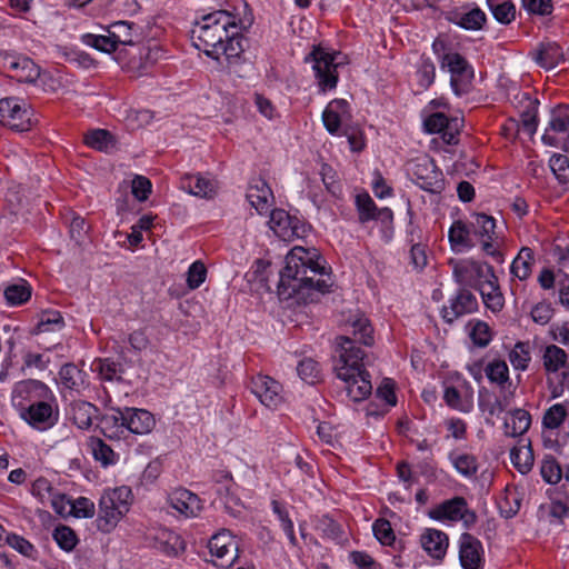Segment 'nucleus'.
Here are the masks:
<instances>
[{
	"label": "nucleus",
	"mask_w": 569,
	"mask_h": 569,
	"mask_svg": "<svg viewBox=\"0 0 569 569\" xmlns=\"http://www.w3.org/2000/svg\"><path fill=\"white\" fill-rule=\"evenodd\" d=\"M241 10H217L201 18L192 30L196 47L213 60L224 56L229 62L238 60L244 52L242 31L253 22V16L247 2Z\"/></svg>",
	"instance_id": "f257e3e1"
},
{
	"label": "nucleus",
	"mask_w": 569,
	"mask_h": 569,
	"mask_svg": "<svg viewBox=\"0 0 569 569\" xmlns=\"http://www.w3.org/2000/svg\"><path fill=\"white\" fill-rule=\"evenodd\" d=\"M321 260L316 249L293 247L286 256V266L280 271L279 297L284 300L297 298L308 303L329 292L332 282Z\"/></svg>",
	"instance_id": "f03ea898"
},
{
	"label": "nucleus",
	"mask_w": 569,
	"mask_h": 569,
	"mask_svg": "<svg viewBox=\"0 0 569 569\" xmlns=\"http://www.w3.org/2000/svg\"><path fill=\"white\" fill-rule=\"evenodd\" d=\"M350 336L337 337L339 357L335 365L337 377L345 383L347 396L353 402L367 399L372 392L371 376L365 367V351L357 346H372L373 328L367 318L351 322Z\"/></svg>",
	"instance_id": "7ed1b4c3"
},
{
	"label": "nucleus",
	"mask_w": 569,
	"mask_h": 569,
	"mask_svg": "<svg viewBox=\"0 0 569 569\" xmlns=\"http://www.w3.org/2000/svg\"><path fill=\"white\" fill-rule=\"evenodd\" d=\"M11 405L28 426L38 431L53 428L60 418L58 399L41 380L23 379L11 391Z\"/></svg>",
	"instance_id": "20e7f679"
},
{
	"label": "nucleus",
	"mask_w": 569,
	"mask_h": 569,
	"mask_svg": "<svg viewBox=\"0 0 569 569\" xmlns=\"http://www.w3.org/2000/svg\"><path fill=\"white\" fill-rule=\"evenodd\" d=\"M432 51L440 69L450 74V88L458 97L469 94L473 89L475 69L459 52V43L448 34H439L432 42Z\"/></svg>",
	"instance_id": "39448f33"
},
{
	"label": "nucleus",
	"mask_w": 569,
	"mask_h": 569,
	"mask_svg": "<svg viewBox=\"0 0 569 569\" xmlns=\"http://www.w3.org/2000/svg\"><path fill=\"white\" fill-rule=\"evenodd\" d=\"M132 500V491L128 486L104 490L99 500L96 520L98 530L104 533L111 532L129 511Z\"/></svg>",
	"instance_id": "423d86ee"
},
{
	"label": "nucleus",
	"mask_w": 569,
	"mask_h": 569,
	"mask_svg": "<svg viewBox=\"0 0 569 569\" xmlns=\"http://www.w3.org/2000/svg\"><path fill=\"white\" fill-rule=\"evenodd\" d=\"M470 218L473 241H477L486 256L502 263L506 237L501 230H498L497 220L485 212H472Z\"/></svg>",
	"instance_id": "0eeeda50"
},
{
	"label": "nucleus",
	"mask_w": 569,
	"mask_h": 569,
	"mask_svg": "<svg viewBox=\"0 0 569 569\" xmlns=\"http://www.w3.org/2000/svg\"><path fill=\"white\" fill-rule=\"evenodd\" d=\"M339 51H329L321 44H313L311 51L305 57L306 63H312L315 79L320 92L335 90L339 81L336 58Z\"/></svg>",
	"instance_id": "6e6552de"
},
{
	"label": "nucleus",
	"mask_w": 569,
	"mask_h": 569,
	"mask_svg": "<svg viewBox=\"0 0 569 569\" xmlns=\"http://www.w3.org/2000/svg\"><path fill=\"white\" fill-rule=\"evenodd\" d=\"M448 264L452 270L453 280L460 288H473L478 290L487 279L493 278L495 268L488 262L473 258L449 259Z\"/></svg>",
	"instance_id": "1a4fd4ad"
},
{
	"label": "nucleus",
	"mask_w": 569,
	"mask_h": 569,
	"mask_svg": "<svg viewBox=\"0 0 569 569\" xmlns=\"http://www.w3.org/2000/svg\"><path fill=\"white\" fill-rule=\"evenodd\" d=\"M0 68L7 72L8 77L19 82L36 83L40 81L46 86V79L52 80L49 72L41 71L31 58L23 54L8 52L0 54Z\"/></svg>",
	"instance_id": "9d476101"
},
{
	"label": "nucleus",
	"mask_w": 569,
	"mask_h": 569,
	"mask_svg": "<svg viewBox=\"0 0 569 569\" xmlns=\"http://www.w3.org/2000/svg\"><path fill=\"white\" fill-rule=\"evenodd\" d=\"M475 390L461 376L450 377L443 382V402L452 410L469 413L473 409Z\"/></svg>",
	"instance_id": "9b49d317"
},
{
	"label": "nucleus",
	"mask_w": 569,
	"mask_h": 569,
	"mask_svg": "<svg viewBox=\"0 0 569 569\" xmlns=\"http://www.w3.org/2000/svg\"><path fill=\"white\" fill-rule=\"evenodd\" d=\"M269 227L283 241H293L307 237L310 226L301 218L291 216L283 209H272Z\"/></svg>",
	"instance_id": "f8f14e48"
},
{
	"label": "nucleus",
	"mask_w": 569,
	"mask_h": 569,
	"mask_svg": "<svg viewBox=\"0 0 569 569\" xmlns=\"http://www.w3.org/2000/svg\"><path fill=\"white\" fill-rule=\"evenodd\" d=\"M32 110L17 97L0 100V123L16 131H28L32 126Z\"/></svg>",
	"instance_id": "ddd939ff"
},
{
	"label": "nucleus",
	"mask_w": 569,
	"mask_h": 569,
	"mask_svg": "<svg viewBox=\"0 0 569 569\" xmlns=\"http://www.w3.org/2000/svg\"><path fill=\"white\" fill-rule=\"evenodd\" d=\"M412 181L422 190L440 193L445 188L442 171L428 157L416 159L410 167Z\"/></svg>",
	"instance_id": "4468645a"
},
{
	"label": "nucleus",
	"mask_w": 569,
	"mask_h": 569,
	"mask_svg": "<svg viewBox=\"0 0 569 569\" xmlns=\"http://www.w3.org/2000/svg\"><path fill=\"white\" fill-rule=\"evenodd\" d=\"M249 389L269 409H277L284 402L283 386L270 376L262 373L252 376Z\"/></svg>",
	"instance_id": "2eb2a0df"
},
{
	"label": "nucleus",
	"mask_w": 569,
	"mask_h": 569,
	"mask_svg": "<svg viewBox=\"0 0 569 569\" xmlns=\"http://www.w3.org/2000/svg\"><path fill=\"white\" fill-rule=\"evenodd\" d=\"M479 302L468 288H459L441 308V317L448 325L456 320L477 312Z\"/></svg>",
	"instance_id": "dca6fc26"
},
{
	"label": "nucleus",
	"mask_w": 569,
	"mask_h": 569,
	"mask_svg": "<svg viewBox=\"0 0 569 569\" xmlns=\"http://www.w3.org/2000/svg\"><path fill=\"white\" fill-rule=\"evenodd\" d=\"M462 128V120L448 117L443 111H433L423 119V129L428 133H441L447 144H457Z\"/></svg>",
	"instance_id": "f3484780"
},
{
	"label": "nucleus",
	"mask_w": 569,
	"mask_h": 569,
	"mask_svg": "<svg viewBox=\"0 0 569 569\" xmlns=\"http://www.w3.org/2000/svg\"><path fill=\"white\" fill-rule=\"evenodd\" d=\"M208 548L211 556L216 558V566L221 568H230L238 558V543L227 529L213 535L209 540Z\"/></svg>",
	"instance_id": "a211bd4d"
},
{
	"label": "nucleus",
	"mask_w": 569,
	"mask_h": 569,
	"mask_svg": "<svg viewBox=\"0 0 569 569\" xmlns=\"http://www.w3.org/2000/svg\"><path fill=\"white\" fill-rule=\"evenodd\" d=\"M513 103L519 108L520 121L517 123L518 131L532 136L537 130V110L539 101L530 91H519L513 97Z\"/></svg>",
	"instance_id": "6ab92c4d"
},
{
	"label": "nucleus",
	"mask_w": 569,
	"mask_h": 569,
	"mask_svg": "<svg viewBox=\"0 0 569 569\" xmlns=\"http://www.w3.org/2000/svg\"><path fill=\"white\" fill-rule=\"evenodd\" d=\"M459 560L463 569H483L482 542L469 532H463L459 538Z\"/></svg>",
	"instance_id": "aec40b11"
},
{
	"label": "nucleus",
	"mask_w": 569,
	"mask_h": 569,
	"mask_svg": "<svg viewBox=\"0 0 569 569\" xmlns=\"http://www.w3.org/2000/svg\"><path fill=\"white\" fill-rule=\"evenodd\" d=\"M531 54L536 63L546 70L569 63V49L565 50L556 41H541Z\"/></svg>",
	"instance_id": "412c9836"
},
{
	"label": "nucleus",
	"mask_w": 569,
	"mask_h": 569,
	"mask_svg": "<svg viewBox=\"0 0 569 569\" xmlns=\"http://www.w3.org/2000/svg\"><path fill=\"white\" fill-rule=\"evenodd\" d=\"M355 204L358 212V221L361 224L373 220H380L382 223L389 224L393 220L392 210L388 207L378 208L368 192L358 193Z\"/></svg>",
	"instance_id": "4be33fe9"
},
{
	"label": "nucleus",
	"mask_w": 569,
	"mask_h": 569,
	"mask_svg": "<svg viewBox=\"0 0 569 569\" xmlns=\"http://www.w3.org/2000/svg\"><path fill=\"white\" fill-rule=\"evenodd\" d=\"M446 19L466 30H481L487 22L486 13L479 7L463 6L446 13Z\"/></svg>",
	"instance_id": "5701e85b"
},
{
	"label": "nucleus",
	"mask_w": 569,
	"mask_h": 569,
	"mask_svg": "<svg viewBox=\"0 0 569 569\" xmlns=\"http://www.w3.org/2000/svg\"><path fill=\"white\" fill-rule=\"evenodd\" d=\"M539 359L546 379L569 366V353L556 343L541 346Z\"/></svg>",
	"instance_id": "b1692460"
},
{
	"label": "nucleus",
	"mask_w": 569,
	"mask_h": 569,
	"mask_svg": "<svg viewBox=\"0 0 569 569\" xmlns=\"http://www.w3.org/2000/svg\"><path fill=\"white\" fill-rule=\"evenodd\" d=\"M180 188L199 198L212 199L218 192V181L201 173H184L180 178Z\"/></svg>",
	"instance_id": "393cba45"
},
{
	"label": "nucleus",
	"mask_w": 569,
	"mask_h": 569,
	"mask_svg": "<svg viewBox=\"0 0 569 569\" xmlns=\"http://www.w3.org/2000/svg\"><path fill=\"white\" fill-rule=\"evenodd\" d=\"M350 118V104L345 99H333L322 113V120L330 134L340 136L342 121Z\"/></svg>",
	"instance_id": "a878e982"
},
{
	"label": "nucleus",
	"mask_w": 569,
	"mask_h": 569,
	"mask_svg": "<svg viewBox=\"0 0 569 569\" xmlns=\"http://www.w3.org/2000/svg\"><path fill=\"white\" fill-rule=\"evenodd\" d=\"M485 373L491 385H495L500 392H511L516 396L517 386L509 375V367L502 359H493L485 367Z\"/></svg>",
	"instance_id": "bb28decb"
},
{
	"label": "nucleus",
	"mask_w": 569,
	"mask_h": 569,
	"mask_svg": "<svg viewBox=\"0 0 569 569\" xmlns=\"http://www.w3.org/2000/svg\"><path fill=\"white\" fill-rule=\"evenodd\" d=\"M247 199L260 214L267 213L274 203L271 188L261 178L251 181L247 191Z\"/></svg>",
	"instance_id": "cd10ccee"
},
{
	"label": "nucleus",
	"mask_w": 569,
	"mask_h": 569,
	"mask_svg": "<svg viewBox=\"0 0 569 569\" xmlns=\"http://www.w3.org/2000/svg\"><path fill=\"white\" fill-rule=\"evenodd\" d=\"M448 241L453 252H465L476 246L472 238L470 221L457 219L448 230Z\"/></svg>",
	"instance_id": "c85d7f7f"
},
{
	"label": "nucleus",
	"mask_w": 569,
	"mask_h": 569,
	"mask_svg": "<svg viewBox=\"0 0 569 569\" xmlns=\"http://www.w3.org/2000/svg\"><path fill=\"white\" fill-rule=\"evenodd\" d=\"M153 548L168 557H177L186 550L181 536L170 529L160 528L152 536Z\"/></svg>",
	"instance_id": "c756f323"
},
{
	"label": "nucleus",
	"mask_w": 569,
	"mask_h": 569,
	"mask_svg": "<svg viewBox=\"0 0 569 569\" xmlns=\"http://www.w3.org/2000/svg\"><path fill=\"white\" fill-rule=\"evenodd\" d=\"M513 398L515 395H511V392L498 391L497 395H492L489 390L482 388L479 390L478 405L482 412L493 417L507 411Z\"/></svg>",
	"instance_id": "7c9ffc66"
},
{
	"label": "nucleus",
	"mask_w": 569,
	"mask_h": 569,
	"mask_svg": "<svg viewBox=\"0 0 569 569\" xmlns=\"http://www.w3.org/2000/svg\"><path fill=\"white\" fill-rule=\"evenodd\" d=\"M98 413V407L84 400L72 401L67 411L68 419L81 430L90 429Z\"/></svg>",
	"instance_id": "2f4dec72"
},
{
	"label": "nucleus",
	"mask_w": 569,
	"mask_h": 569,
	"mask_svg": "<svg viewBox=\"0 0 569 569\" xmlns=\"http://www.w3.org/2000/svg\"><path fill=\"white\" fill-rule=\"evenodd\" d=\"M506 412L503 421V433L507 437H522L531 426V415L523 408L510 409Z\"/></svg>",
	"instance_id": "473e14b6"
},
{
	"label": "nucleus",
	"mask_w": 569,
	"mask_h": 569,
	"mask_svg": "<svg viewBox=\"0 0 569 569\" xmlns=\"http://www.w3.org/2000/svg\"><path fill=\"white\" fill-rule=\"evenodd\" d=\"M170 506L184 517H196L201 508L200 498L193 492L180 488L174 490L169 496Z\"/></svg>",
	"instance_id": "72a5a7b5"
},
{
	"label": "nucleus",
	"mask_w": 569,
	"mask_h": 569,
	"mask_svg": "<svg viewBox=\"0 0 569 569\" xmlns=\"http://www.w3.org/2000/svg\"><path fill=\"white\" fill-rule=\"evenodd\" d=\"M100 423L102 435L109 440L123 439L129 432L123 409H112L111 413L102 416Z\"/></svg>",
	"instance_id": "f704fd0d"
},
{
	"label": "nucleus",
	"mask_w": 569,
	"mask_h": 569,
	"mask_svg": "<svg viewBox=\"0 0 569 569\" xmlns=\"http://www.w3.org/2000/svg\"><path fill=\"white\" fill-rule=\"evenodd\" d=\"M87 372L78 365L68 362L61 366L57 382L64 389L80 393L87 385Z\"/></svg>",
	"instance_id": "c9c22d12"
},
{
	"label": "nucleus",
	"mask_w": 569,
	"mask_h": 569,
	"mask_svg": "<svg viewBox=\"0 0 569 569\" xmlns=\"http://www.w3.org/2000/svg\"><path fill=\"white\" fill-rule=\"evenodd\" d=\"M127 428L129 432L137 435L149 433L156 426L153 415L146 409L124 408Z\"/></svg>",
	"instance_id": "e433bc0d"
},
{
	"label": "nucleus",
	"mask_w": 569,
	"mask_h": 569,
	"mask_svg": "<svg viewBox=\"0 0 569 569\" xmlns=\"http://www.w3.org/2000/svg\"><path fill=\"white\" fill-rule=\"evenodd\" d=\"M481 295L485 306L493 313L500 312L505 307V297L501 291L499 279L493 273V278H489L478 289Z\"/></svg>",
	"instance_id": "4c0bfd02"
},
{
	"label": "nucleus",
	"mask_w": 569,
	"mask_h": 569,
	"mask_svg": "<svg viewBox=\"0 0 569 569\" xmlns=\"http://www.w3.org/2000/svg\"><path fill=\"white\" fill-rule=\"evenodd\" d=\"M467 503L463 497H453L437 505L430 511V517L439 521H459Z\"/></svg>",
	"instance_id": "58836bf2"
},
{
	"label": "nucleus",
	"mask_w": 569,
	"mask_h": 569,
	"mask_svg": "<svg viewBox=\"0 0 569 569\" xmlns=\"http://www.w3.org/2000/svg\"><path fill=\"white\" fill-rule=\"evenodd\" d=\"M421 545L432 558L441 559L445 557L449 545L448 536L440 530L428 529L421 536Z\"/></svg>",
	"instance_id": "ea45409f"
},
{
	"label": "nucleus",
	"mask_w": 569,
	"mask_h": 569,
	"mask_svg": "<svg viewBox=\"0 0 569 569\" xmlns=\"http://www.w3.org/2000/svg\"><path fill=\"white\" fill-rule=\"evenodd\" d=\"M569 418V401L550 406L543 413L541 425L545 430L561 429Z\"/></svg>",
	"instance_id": "a19ab883"
},
{
	"label": "nucleus",
	"mask_w": 569,
	"mask_h": 569,
	"mask_svg": "<svg viewBox=\"0 0 569 569\" xmlns=\"http://www.w3.org/2000/svg\"><path fill=\"white\" fill-rule=\"evenodd\" d=\"M449 460L458 473L466 478H473L479 470L478 457L463 451H451Z\"/></svg>",
	"instance_id": "79ce46f5"
},
{
	"label": "nucleus",
	"mask_w": 569,
	"mask_h": 569,
	"mask_svg": "<svg viewBox=\"0 0 569 569\" xmlns=\"http://www.w3.org/2000/svg\"><path fill=\"white\" fill-rule=\"evenodd\" d=\"M408 242L411 246L410 263L413 269L421 271L428 264L427 244L421 242V230H408Z\"/></svg>",
	"instance_id": "37998d69"
},
{
	"label": "nucleus",
	"mask_w": 569,
	"mask_h": 569,
	"mask_svg": "<svg viewBox=\"0 0 569 569\" xmlns=\"http://www.w3.org/2000/svg\"><path fill=\"white\" fill-rule=\"evenodd\" d=\"M535 262L533 250L522 247L511 263L510 272L519 280L525 281L530 278Z\"/></svg>",
	"instance_id": "c03bdc74"
},
{
	"label": "nucleus",
	"mask_w": 569,
	"mask_h": 569,
	"mask_svg": "<svg viewBox=\"0 0 569 569\" xmlns=\"http://www.w3.org/2000/svg\"><path fill=\"white\" fill-rule=\"evenodd\" d=\"M66 322L59 310L47 309L39 313L37 325L31 329L30 333L33 336L59 331L64 328Z\"/></svg>",
	"instance_id": "a18cd8bd"
},
{
	"label": "nucleus",
	"mask_w": 569,
	"mask_h": 569,
	"mask_svg": "<svg viewBox=\"0 0 569 569\" xmlns=\"http://www.w3.org/2000/svg\"><path fill=\"white\" fill-rule=\"evenodd\" d=\"M468 336L478 348H486L493 339V330L483 320L473 319L467 325Z\"/></svg>",
	"instance_id": "49530a36"
},
{
	"label": "nucleus",
	"mask_w": 569,
	"mask_h": 569,
	"mask_svg": "<svg viewBox=\"0 0 569 569\" xmlns=\"http://www.w3.org/2000/svg\"><path fill=\"white\" fill-rule=\"evenodd\" d=\"M134 28L136 24L133 22L117 21L106 27V31L111 34L117 46H129L133 48L137 46L133 34Z\"/></svg>",
	"instance_id": "de8ad7c7"
},
{
	"label": "nucleus",
	"mask_w": 569,
	"mask_h": 569,
	"mask_svg": "<svg viewBox=\"0 0 569 569\" xmlns=\"http://www.w3.org/2000/svg\"><path fill=\"white\" fill-rule=\"evenodd\" d=\"M83 142L89 148L103 152H108L116 144L113 136L106 129L89 130L83 137Z\"/></svg>",
	"instance_id": "09e8293b"
},
{
	"label": "nucleus",
	"mask_w": 569,
	"mask_h": 569,
	"mask_svg": "<svg viewBox=\"0 0 569 569\" xmlns=\"http://www.w3.org/2000/svg\"><path fill=\"white\" fill-rule=\"evenodd\" d=\"M508 360L515 370L527 371L531 362L529 341H517L508 353Z\"/></svg>",
	"instance_id": "8fccbe9b"
},
{
	"label": "nucleus",
	"mask_w": 569,
	"mask_h": 569,
	"mask_svg": "<svg viewBox=\"0 0 569 569\" xmlns=\"http://www.w3.org/2000/svg\"><path fill=\"white\" fill-rule=\"evenodd\" d=\"M88 447L93 458L103 466L114 465L118 460V455L99 437L91 436L88 439Z\"/></svg>",
	"instance_id": "3c124183"
},
{
	"label": "nucleus",
	"mask_w": 569,
	"mask_h": 569,
	"mask_svg": "<svg viewBox=\"0 0 569 569\" xmlns=\"http://www.w3.org/2000/svg\"><path fill=\"white\" fill-rule=\"evenodd\" d=\"M510 459L515 468L522 475L528 473L533 467V451L528 443L527 446L513 447L510 451Z\"/></svg>",
	"instance_id": "603ef678"
},
{
	"label": "nucleus",
	"mask_w": 569,
	"mask_h": 569,
	"mask_svg": "<svg viewBox=\"0 0 569 569\" xmlns=\"http://www.w3.org/2000/svg\"><path fill=\"white\" fill-rule=\"evenodd\" d=\"M91 369L103 381L119 380L121 372V365L111 358H97L91 365Z\"/></svg>",
	"instance_id": "864d4df0"
},
{
	"label": "nucleus",
	"mask_w": 569,
	"mask_h": 569,
	"mask_svg": "<svg viewBox=\"0 0 569 569\" xmlns=\"http://www.w3.org/2000/svg\"><path fill=\"white\" fill-rule=\"evenodd\" d=\"M128 46H117V50L112 52L114 60L121 64L127 71L142 72L146 67L141 61L142 51L139 49L138 57L134 54L129 58Z\"/></svg>",
	"instance_id": "5fc2aeb1"
},
{
	"label": "nucleus",
	"mask_w": 569,
	"mask_h": 569,
	"mask_svg": "<svg viewBox=\"0 0 569 569\" xmlns=\"http://www.w3.org/2000/svg\"><path fill=\"white\" fill-rule=\"evenodd\" d=\"M320 176L328 193L335 199H341L343 194V187L338 172L330 164L322 163Z\"/></svg>",
	"instance_id": "6e6d98bb"
},
{
	"label": "nucleus",
	"mask_w": 569,
	"mask_h": 569,
	"mask_svg": "<svg viewBox=\"0 0 569 569\" xmlns=\"http://www.w3.org/2000/svg\"><path fill=\"white\" fill-rule=\"evenodd\" d=\"M549 395L552 399L562 397L569 392V365L546 379Z\"/></svg>",
	"instance_id": "4d7b16f0"
},
{
	"label": "nucleus",
	"mask_w": 569,
	"mask_h": 569,
	"mask_svg": "<svg viewBox=\"0 0 569 569\" xmlns=\"http://www.w3.org/2000/svg\"><path fill=\"white\" fill-rule=\"evenodd\" d=\"M212 481L218 486L217 492L220 497L233 498L236 496V482L232 473L226 469L213 470Z\"/></svg>",
	"instance_id": "13d9d810"
},
{
	"label": "nucleus",
	"mask_w": 569,
	"mask_h": 569,
	"mask_svg": "<svg viewBox=\"0 0 569 569\" xmlns=\"http://www.w3.org/2000/svg\"><path fill=\"white\" fill-rule=\"evenodd\" d=\"M31 287L26 281L10 284L4 289V299L9 306H21L31 298Z\"/></svg>",
	"instance_id": "bf43d9fd"
},
{
	"label": "nucleus",
	"mask_w": 569,
	"mask_h": 569,
	"mask_svg": "<svg viewBox=\"0 0 569 569\" xmlns=\"http://www.w3.org/2000/svg\"><path fill=\"white\" fill-rule=\"evenodd\" d=\"M6 542L26 558L31 560L38 559V549L24 537L10 532L6 535Z\"/></svg>",
	"instance_id": "052dcab7"
},
{
	"label": "nucleus",
	"mask_w": 569,
	"mask_h": 569,
	"mask_svg": "<svg viewBox=\"0 0 569 569\" xmlns=\"http://www.w3.org/2000/svg\"><path fill=\"white\" fill-rule=\"evenodd\" d=\"M418 84L421 89H428L436 79V66L429 57L422 54L416 72Z\"/></svg>",
	"instance_id": "680f3d73"
},
{
	"label": "nucleus",
	"mask_w": 569,
	"mask_h": 569,
	"mask_svg": "<svg viewBox=\"0 0 569 569\" xmlns=\"http://www.w3.org/2000/svg\"><path fill=\"white\" fill-rule=\"evenodd\" d=\"M81 41L83 44L92 47L104 53H112L117 50V43L114 39L111 38L110 33L106 36L84 33L81 36Z\"/></svg>",
	"instance_id": "e2e57ef3"
},
{
	"label": "nucleus",
	"mask_w": 569,
	"mask_h": 569,
	"mask_svg": "<svg viewBox=\"0 0 569 569\" xmlns=\"http://www.w3.org/2000/svg\"><path fill=\"white\" fill-rule=\"evenodd\" d=\"M563 470L557 459L552 456H547L540 467V473L542 479L550 483L557 485L563 477Z\"/></svg>",
	"instance_id": "0e129e2a"
},
{
	"label": "nucleus",
	"mask_w": 569,
	"mask_h": 569,
	"mask_svg": "<svg viewBox=\"0 0 569 569\" xmlns=\"http://www.w3.org/2000/svg\"><path fill=\"white\" fill-rule=\"evenodd\" d=\"M297 370L300 378L310 385H315L321 379V367L319 362L311 358L302 359Z\"/></svg>",
	"instance_id": "69168bd1"
},
{
	"label": "nucleus",
	"mask_w": 569,
	"mask_h": 569,
	"mask_svg": "<svg viewBox=\"0 0 569 569\" xmlns=\"http://www.w3.org/2000/svg\"><path fill=\"white\" fill-rule=\"evenodd\" d=\"M372 531L377 540L383 546H393L396 533L390 521L386 518H378L372 525Z\"/></svg>",
	"instance_id": "338daca9"
},
{
	"label": "nucleus",
	"mask_w": 569,
	"mask_h": 569,
	"mask_svg": "<svg viewBox=\"0 0 569 569\" xmlns=\"http://www.w3.org/2000/svg\"><path fill=\"white\" fill-rule=\"evenodd\" d=\"M549 127L552 131L560 133L569 130V104H560L556 108Z\"/></svg>",
	"instance_id": "774afa93"
}]
</instances>
